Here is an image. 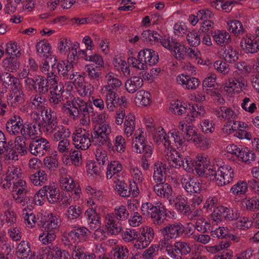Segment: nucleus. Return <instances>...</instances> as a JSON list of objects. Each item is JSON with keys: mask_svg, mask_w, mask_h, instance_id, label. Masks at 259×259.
Instances as JSON below:
<instances>
[{"mask_svg": "<svg viewBox=\"0 0 259 259\" xmlns=\"http://www.w3.org/2000/svg\"><path fill=\"white\" fill-rule=\"evenodd\" d=\"M245 81L244 78L241 77H238L235 79L230 80L229 84L228 87L235 90L236 88L242 89V88L245 85Z\"/></svg>", "mask_w": 259, "mask_h": 259, "instance_id": "44", "label": "nucleus"}, {"mask_svg": "<svg viewBox=\"0 0 259 259\" xmlns=\"http://www.w3.org/2000/svg\"><path fill=\"white\" fill-rule=\"evenodd\" d=\"M53 89L52 91H50V101L51 103H54L55 105L58 104L60 102L63 98L62 94L63 91L62 90V89H60L58 93L56 92V90H57V85L53 86L52 87H50V89L51 90Z\"/></svg>", "mask_w": 259, "mask_h": 259, "instance_id": "22", "label": "nucleus"}, {"mask_svg": "<svg viewBox=\"0 0 259 259\" xmlns=\"http://www.w3.org/2000/svg\"><path fill=\"white\" fill-rule=\"evenodd\" d=\"M46 199L45 191L43 188L37 191L34 197L35 203L38 205H42L44 203Z\"/></svg>", "mask_w": 259, "mask_h": 259, "instance_id": "48", "label": "nucleus"}, {"mask_svg": "<svg viewBox=\"0 0 259 259\" xmlns=\"http://www.w3.org/2000/svg\"><path fill=\"white\" fill-rule=\"evenodd\" d=\"M214 68L221 72L226 74L229 70V65L225 62L218 60L214 63Z\"/></svg>", "mask_w": 259, "mask_h": 259, "instance_id": "56", "label": "nucleus"}, {"mask_svg": "<svg viewBox=\"0 0 259 259\" xmlns=\"http://www.w3.org/2000/svg\"><path fill=\"white\" fill-rule=\"evenodd\" d=\"M228 49L224 51L225 56V60L230 63L236 61L238 59L237 53L235 50H233V48L229 47Z\"/></svg>", "mask_w": 259, "mask_h": 259, "instance_id": "37", "label": "nucleus"}, {"mask_svg": "<svg viewBox=\"0 0 259 259\" xmlns=\"http://www.w3.org/2000/svg\"><path fill=\"white\" fill-rule=\"evenodd\" d=\"M182 184L185 190L190 193H199L201 190L202 184L196 179L190 177L182 178Z\"/></svg>", "mask_w": 259, "mask_h": 259, "instance_id": "8", "label": "nucleus"}, {"mask_svg": "<svg viewBox=\"0 0 259 259\" xmlns=\"http://www.w3.org/2000/svg\"><path fill=\"white\" fill-rule=\"evenodd\" d=\"M115 147L117 152L121 153L125 151V142L124 139L121 136L116 137L115 142Z\"/></svg>", "mask_w": 259, "mask_h": 259, "instance_id": "53", "label": "nucleus"}, {"mask_svg": "<svg viewBox=\"0 0 259 259\" xmlns=\"http://www.w3.org/2000/svg\"><path fill=\"white\" fill-rule=\"evenodd\" d=\"M116 189L118 192V194L122 197H128L131 194V192L127 184L122 181H119L118 180V183L116 185Z\"/></svg>", "mask_w": 259, "mask_h": 259, "instance_id": "28", "label": "nucleus"}, {"mask_svg": "<svg viewBox=\"0 0 259 259\" xmlns=\"http://www.w3.org/2000/svg\"><path fill=\"white\" fill-rule=\"evenodd\" d=\"M251 42L249 43L248 45L249 47H248V53H256L259 50V41L255 38L253 39L251 38Z\"/></svg>", "mask_w": 259, "mask_h": 259, "instance_id": "64", "label": "nucleus"}, {"mask_svg": "<svg viewBox=\"0 0 259 259\" xmlns=\"http://www.w3.org/2000/svg\"><path fill=\"white\" fill-rule=\"evenodd\" d=\"M199 109V107L197 105L196 106L191 105L189 104V108H188V110L190 114L188 113V117L186 118V121L188 123L194 120V117L196 114H198V113H200L201 112L199 111H197V110Z\"/></svg>", "mask_w": 259, "mask_h": 259, "instance_id": "52", "label": "nucleus"}, {"mask_svg": "<svg viewBox=\"0 0 259 259\" xmlns=\"http://www.w3.org/2000/svg\"><path fill=\"white\" fill-rule=\"evenodd\" d=\"M154 190L161 197L168 198L172 194V189L168 183L157 184L154 186Z\"/></svg>", "mask_w": 259, "mask_h": 259, "instance_id": "15", "label": "nucleus"}, {"mask_svg": "<svg viewBox=\"0 0 259 259\" xmlns=\"http://www.w3.org/2000/svg\"><path fill=\"white\" fill-rule=\"evenodd\" d=\"M138 61L141 63L138 68L140 70L148 69V66L156 64L158 61L157 53L150 49H145L140 51L138 55Z\"/></svg>", "mask_w": 259, "mask_h": 259, "instance_id": "1", "label": "nucleus"}, {"mask_svg": "<svg viewBox=\"0 0 259 259\" xmlns=\"http://www.w3.org/2000/svg\"><path fill=\"white\" fill-rule=\"evenodd\" d=\"M44 165L49 169L55 170L58 166V160L52 156L47 157L44 160Z\"/></svg>", "mask_w": 259, "mask_h": 259, "instance_id": "45", "label": "nucleus"}, {"mask_svg": "<svg viewBox=\"0 0 259 259\" xmlns=\"http://www.w3.org/2000/svg\"><path fill=\"white\" fill-rule=\"evenodd\" d=\"M185 229L184 226L181 223H176L168 224L160 229V231L166 239H177L185 234Z\"/></svg>", "mask_w": 259, "mask_h": 259, "instance_id": "3", "label": "nucleus"}, {"mask_svg": "<svg viewBox=\"0 0 259 259\" xmlns=\"http://www.w3.org/2000/svg\"><path fill=\"white\" fill-rule=\"evenodd\" d=\"M67 213L68 218L73 220L78 218L80 216L81 210L79 207L72 205L68 208Z\"/></svg>", "mask_w": 259, "mask_h": 259, "instance_id": "49", "label": "nucleus"}, {"mask_svg": "<svg viewBox=\"0 0 259 259\" xmlns=\"http://www.w3.org/2000/svg\"><path fill=\"white\" fill-rule=\"evenodd\" d=\"M175 247L177 248L176 250H178L181 254H186L191 251L190 247L185 242H177L175 243Z\"/></svg>", "mask_w": 259, "mask_h": 259, "instance_id": "51", "label": "nucleus"}, {"mask_svg": "<svg viewBox=\"0 0 259 259\" xmlns=\"http://www.w3.org/2000/svg\"><path fill=\"white\" fill-rule=\"evenodd\" d=\"M211 35L212 36L213 39L216 41L217 44L219 45L223 46V45H228L230 42V36L229 33L226 31H222L218 30L213 32L210 31Z\"/></svg>", "mask_w": 259, "mask_h": 259, "instance_id": "14", "label": "nucleus"}, {"mask_svg": "<svg viewBox=\"0 0 259 259\" xmlns=\"http://www.w3.org/2000/svg\"><path fill=\"white\" fill-rule=\"evenodd\" d=\"M27 192V187H21L17 190V203L20 204L22 206H24L25 203H27L29 200V197L24 196Z\"/></svg>", "mask_w": 259, "mask_h": 259, "instance_id": "35", "label": "nucleus"}, {"mask_svg": "<svg viewBox=\"0 0 259 259\" xmlns=\"http://www.w3.org/2000/svg\"><path fill=\"white\" fill-rule=\"evenodd\" d=\"M115 93L113 92H109L106 95V104L107 108L110 110H113V108L114 107V99L115 98Z\"/></svg>", "mask_w": 259, "mask_h": 259, "instance_id": "63", "label": "nucleus"}, {"mask_svg": "<svg viewBox=\"0 0 259 259\" xmlns=\"http://www.w3.org/2000/svg\"><path fill=\"white\" fill-rule=\"evenodd\" d=\"M30 252V248L28 242L22 241L17 245V258H27Z\"/></svg>", "mask_w": 259, "mask_h": 259, "instance_id": "19", "label": "nucleus"}, {"mask_svg": "<svg viewBox=\"0 0 259 259\" xmlns=\"http://www.w3.org/2000/svg\"><path fill=\"white\" fill-rule=\"evenodd\" d=\"M217 176L214 179L219 186H224L229 184L234 177V172L231 167L229 165H224L218 168Z\"/></svg>", "mask_w": 259, "mask_h": 259, "instance_id": "6", "label": "nucleus"}, {"mask_svg": "<svg viewBox=\"0 0 259 259\" xmlns=\"http://www.w3.org/2000/svg\"><path fill=\"white\" fill-rule=\"evenodd\" d=\"M3 63L7 71L12 72L16 71V55H8Z\"/></svg>", "mask_w": 259, "mask_h": 259, "instance_id": "20", "label": "nucleus"}, {"mask_svg": "<svg viewBox=\"0 0 259 259\" xmlns=\"http://www.w3.org/2000/svg\"><path fill=\"white\" fill-rule=\"evenodd\" d=\"M136 73H132V77L128 79L125 83V88L128 93H134L143 84V80L141 76H136Z\"/></svg>", "mask_w": 259, "mask_h": 259, "instance_id": "10", "label": "nucleus"}, {"mask_svg": "<svg viewBox=\"0 0 259 259\" xmlns=\"http://www.w3.org/2000/svg\"><path fill=\"white\" fill-rule=\"evenodd\" d=\"M16 128V115H14L7 122L6 129L8 132L11 135L15 136Z\"/></svg>", "mask_w": 259, "mask_h": 259, "instance_id": "41", "label": "nucleus"}, {"mask_svg": "<svg viewBox=\"0 0 259 259\" xmlns=\"http://www.w3.org/2000/svg\"><path fill=\"white\" fill-rule=\"evenodd\" d=\"M187 39L189 44L193 47H196L200 43V34L196 30L189 32L187 35Z\"/></svg>", "mask_w": 259, "mask_h": 259, "instance_id": "29", "label": "nucleus"}, {"mask_svg": "<svg viewBox=\"0 0 259 259\" xmlns=\"http://www.w3.org/2000/svg\"><path fill=\"white\" fill-rule=\"evenodd\" d=\"M150 97L151 95L149 92L141 90L137 93L135 101L136 103L146 106L149 104L151 101Z\"/></svg>", "mask_w": 259, "mask_h": 259, "instance_id": "18", "label": "nucleus"}, {"mask_svg": "<svg viewBox=\"0 0 259 259\" xmlns=\"http://www.w3.org/2000/svg\"><path fill=\"white\" fill-rule=\"evenodd\" d=\"M69 153L68 157L66 158V160L69 159V157L75 165L78 166L79 164V160L81 159V153L78 150H72L71 149L69 151Z\"/></svg>", "mask_w": 259, "mask_h": 259, "instance_id": "34", "label": "nucleus"}, {"mask_svg": "<svg viewBox=\"0 0 259 259\" xmlns=\"http://www.w3.org/2000/svg\"><path fill=\"white\" fill-rule=\"evenodd\" d=\"M36 49L38 53L44 54H50L52 53L51 46L48 42L40 41L36 44Z\"/></svg>", "mask_w": 259, "mask_h": 259, "instance_id": "30", "label": "nucleus"}, {"mask_svg": "<svg viewBox=\"0 0 259 259\" xmlns=\"http://www.w3.org/2000/svg\"><path fill=\"white\" fill-rule=\"evenodd\" d=\"M6 138L4 134L0 131V153L3 151L4 149L6 151L5 160L8 161L9 163H11V161H13L15 157L16 153V137L14 139L11 140L8 142L6 146Z\"/></svg>", "mask_w": 259, "mask_h": 259, "instance_id": "2", "label": "nucleus"}, {"mask_svg": "<svg viewBox=\"0 0 259 259\" xmlns=\"http://www.w3.org/2000/svg\"><path fill=\"white\" fill-rule=\"evenodd\" d=\"M228 210V208L227 207H225L223 206H220V207L215 208L212 213V216L213 218V220L214 221H217V220H222V217H224L226 213H227V210Z\"/></svg>", "mask_w": 259, "mask_h": 259, "instance_id": "42", "label": "nucleus"}, {"mask_svg": "<svg viewBox=\"0 0 259 259\" xmlns=\"http://www.w3.org/2000/svg\"><path fill=\"white\" fill-rule=\"evenodd\" d=\"M113 214L118 220H125L127 219L128 212L127 211L125 206L122 205L118 209H115V212Z\"/></svg>", "mask_w": 259, "mask_h": 259, "instance_id": "40", "label": "nucleus"}, {"mask_svg": "<svg viewBox=\"0 0 259 259\" xmlns=\"http://www.w3.org/2000/svg\"><path fill=\"white\" fill-rule=\"evenodd\" d=\"M50 148L49 142L45 139L37 137L34 138L29 145V150L31 154L39 156L44 155L45 151H48Z\"/></svg>", "mask_w": 259, "mask_h": 259, "instance_id": "5", "label": "nucleus"}, {"mask_svg": "<svg viewBox=\"0 0 259 259\" xmlns=\"http://www.w3.org/2000/svg\"><path fill=\"white\" fill-rule=\"evenodd\" d=\"M195 162L191 160V158H184V163L182 167L188 172L195 169Z\"/></svg>", "mask_w": 259, "mask_h": 259, "instance_id": "62", "label": "nucleus"}, {"mask_svg": "<svg viewBox=\"0 0 259 259\" xmlns=\"http://www.w3.org/2000/svg\"><path fill=\"white\" fill-rule=\"evenodd\" d=\"M179 83L186 84L188 89L194 90L199 85L200 81L195 77H191L189 75H185L182 74L177 79Z\"/></svg>", "mask_w": 259, "mask_h": 259, "instance_id": "13", "label": "nucleus"}, {"mask_svg": "<svg viewBox=\"0 0 259 259\" xmlns=\"http://www.w3.org/2000/svg\"><path fill=\"white\" fill-rule=\"evenodd\" d=\"M48 221H47V225L45 226V230L46 231H53V230L56 229L58 226V220L57 218L53 216L52 213H51Z\"/></svg>", "mask_w": 259, "mask_h": 259, "instance_id": "36", "label": "nucleus"}, {"mask_svg": "<svg viewBox=\"0 0 259 259\" xmlns=\"http://www.w3.org/2000/svg\"><path fill=\"white\" fill-rule=\"evenodd\" d=\"M145 144L144 143V137L140 134L138 137L135 138V141L133 143L132 146L136 149L137 153H141L142 149H144Z\"/></svg>", "mask_w": 259, "mask_h": 259, "instance_id": "33", "label": "nucleus"}, {"mask_svg": "<svg viewBox=\"0 0 259 259\" xmlns=\"http://www.w3.org/2000/svg\"><path fill=\"white\" fill-rule=\"evenodd\" d=\"M107 169L108 175L112 174L115 175L121 170L122 166L118 161H111L110 163L108 165Z\"/></svg>", "mask_w": 259, "mask_h": 259, "instance_id": "47", "label": "nucleus"}, {"mask_svg": "<svg viewBox=\"0 0 259 259\" xmlns=\"http://www.w3.org/2000/svg\"><path fill=\"white\" fill-rule=\"evenodd\" d=\"M74 136L72 137V140L74 142V145L78 149L80 148L85 150L88 149L91 146V139L90 138V133L89 131L85 130H83L79 128L76 130Z\"/></svg>", "mask_w": 259, "mask_h": 259, "instance_id": "4", "label": "nucleus"}, {"mask_svg": "<svg viewBox=\"0 0 259 259\" xmlns=\"http://www.w3.org/2000/svg\"><path fill=\"white\" fill-rule=\"evenodd\" d=\"M16 167L14 165H12V167L10 166L7 170L6 174V177L5 179V183H4L3 186L6 188H8L9 190L13 192L12 194L14 199L15 198V194L14 192L16 191V178H15L16 176Z\"/></svg>", "mask_w": 259, "mask_h": 259, "instance_id": "7", "label": "nucleus"}, {"mask_svg": "<svg viewBox=\"0 0 259 259\" xmlns=\"http://www.w3.org/2000/svg\"><path fill=\"white\" fill-rule=\"evenodd\" d=\"M25 211H27L26 208L23 209V215H24L25 221L27 222L28 225L32 228L35 224V217L33 213H24Z\"/></svg>", "mask_w": 259, "mask_h": 259, "instance_id": "57", "label": "nucleus"}, {"mask_svg": "<svg viewBox=\"0 0 259 259\" xmlns=\"http://www.w3.org/2000/svg\"><path fill=\"white\" fill-rule=\"evenodd\" d=\"M61 64H62V68L59 71V75L66 77L68 75V73L73 69V64L69 63V64L65 65L64 62L62 61Z\"/></svg>", "mask_w": 259, "mask_h": 259, "instance_id": "59", "label": "nucleus"}, {"mask_svg": "<svg viewBox=\"0 0 259 259\" xmlns=\"http://www.w3.org/2000/svg\"><path fill=\"white\" fill-rule=\"evenodd\" d=\"M141 236L143 237L145 240H147V241L151 242L154 237L153 230L151 228H148L147 227H146V228H143V230L141 232Z\"/></svg>", "mask_w": 259, "mask_h": 259, "instance_id": "58", "label": "nucleus"}, {"mask_svg": "<svg viewBox=\"0 0 259 259\" xmlns=\"http://www.w3.org/2000/svg\"><path fill=\"white\" fill-rule=\"evenodd\" d=\"M198 174L200 176H204L210 181H213L217 177L218 169L216 170L215 167L213 166H210L209 168L204 167L199 171V174Z\"/></svg>", "mask_w": 259, "mask_h": 259, "instance_id": "21", "label": "nucleus"}, {"mask_svg": "<svg viewBox=\"0 0 259 259\" xmlns=\"http://www.w3.org/2000/svg\"><path fill=\"white\" fill-rule=\"evenodd\" d=\"M150 214L154 223L157 224H161L166 218L165 209L163 207L153 205Z\"/></svg>", "mask_w": 259, "mask_h": 259, "instance_id": "12", "label": "nucleus"}, {"mask_svg": "<svg viewBox=\"0 0 259 259\" xmlns=\"http://www.w3.org/2000/svg\"><path fill=\"white\" fill-rule=\"evenodd\" d=\"M162 163L157 161L154 164V172L153 175V179L156 182L159 183L158 184H163L165 181V177L164 176L163 172L165 173L164 170L166 168L162 165Z\"/></svg>", "mask_w": 259, "mask_h": 259, "instance_id": "16", "label": "nucleus"}, {"mask_svg": "<svg viewBox=\"0 0 259 259\" xmlns=\"http://www.w3.org/2000/svg\"><path fill=\"white\" fill-rule=\"evenodd\" d=\"M142 35L143 40L146 42L157 41L159 39V36H160V35L157 32L151 30L144 31Z\"/></svg>", "mask_w": 259, "mask_h": 259, "instance_id": "26", "label": "nucleus"}, {"mask_svg": "<svg viewBox=\"0 0 259 259\" xmlns=\"http://www.w3.org/2000/svg\"><path fill=\"white\" fill-rule=\"evenodd\" d=\"M45 115L47 121L42 118V120H41L42 125L44 127L48 125L51 128H53L54 126L56 127L57 121L55 113L52 111L51 109H49V111L47 109L45 111Z\"/></svg>", "mask_w": 259, "mask_h": 259, "instance_id": "17", "label": "nucleus"}, {"mask_svg": "<svg viewBox=\"0 0 259 259\" xmlns=\"http://www.w3.org/2000/svg\"><path fill=\"white\" fill-rule=\"evenodd\" d=\"M247 209L250 211H257L259 210V199L256 198H252L249 199H244Z\"/></svg>", "mask_w": 259, "mask_h": 259, "instance_id": "31", "label": "nucleus"}, {"mask_svg": "<svg viewBox=\"0 0 259 259\" xmlns=\"http://www.w3.org/2000/svg\"><path fill=\"white\" fill-rule=\"evenodd\" d=\"M173 51L175 52V55H176V57L177 59H179L180 60L183 57H182V55L183 54V52L184 51H187L186 50V48L185 46L183 45H180L179 43L175 42L173 44Z\"/></svg>", "mask_w": 259, "mask_h": 259, "instance_id": "55", "label": "nucleus"}, {"mask_svg": "<svg viewBox=\"0 0 259 259\" xmlns=\"http://www.w3.org/2000/svg\"><path fill=\"white\" fill-rule=\"evenodd\" d=\"M26 138L21 136H17V151L21 155H24L27 153L26 147L25 146V140Z\"/></svg>", "mask_w": 259, "mask_h": 259, "instance_id": "50", "label": "nucleus"}, {"mask_svg": "<svg viewBox=\"0 0 259 259\" xmlns=\"http://www.w3.org/2000/svg\"><path fill=\"white\" fill-rule=\"evenodd\" d=\"M214 233L219 238H224L226 239H228V237L229 234V230L227 228H225L224 227H221L216 229Z\"/></svg>", "mask_w": 259, "mask_h": 259, "instance_id": "61", "label": "nucleus"}, {"mask_svg": "<svg viewBox=\"0 0 259 259\" xmlns=\"http://www.w3.org/2000/svg\"><path fill=\"white\" fill-rule=\"evenodd\" d=\"M86 71L91 79H98L101 75V71L99 67L93 65L85 66Z\"/></svg>", "mask_w": 259, "mask_h": 259, "instance_id": "27", "label": "nucleus"}, {"mask_svg": "<svg viewBox=\"0 0 259 259\" xmlns=\"http://www.w3.org/2000/svg\"><path fill=\"white\" fill-rule=\"evenodd\" d=\"M88 231V230L85 227L77 228L69 233L68 236L76 240V238H78L81 236H85Z\"/></svg>", "mask_w": 259, "mask_h": 259, "instance_id": "38", "label": "nucleus"}, {"mask_svg": "<svg viewBox=\"0 0 259 259\" xmlns=\"http://www.w3.org/2000/svg\"><path fill=\"white\" fill-rule=\"evenodd\" d=\"M6 75L7 77L5 79L4 82L6 83L8 86L10 85L13 87L12 88V93L10 96V97L11 98V99L14 98V101L15 102L16 101V96H15L16 91L15 92L14 91L16 89V78L11 73L8 72L6 73Z\"/></svg>", "mask_w": 259, "mask_h": 259, "instance_id": "23", "label": "nucleus"}, {"mask_svg": "<svg viewBox=\"0 0 259 259\" xmlns=\"http://www.w3.org/2000/svg\"><path fill=\"white\" fill-rule=\"evenodd\" d=\"M248 185L245 181H239L234 185L231 189L232 192L235 195L244 194L247 190Z\"/></svg>", "mask_w": 259, "mask_h": 259, "instance_id": "24", "label": "nucleus"}, {"mask_svg": "<svg viewBox=\"0 0 259 259\" xmlns=\"http://www.w3.org/2000/svg\"><path fill=\"white\" fill-rule=\"evenodd\" d=\"M116 250L113 254L115 259H127L128 250L126 248L121 246L116 248Z\"/></svg>", "mask_w": 259, "mask_h": 259, "instance_id": "43", "label": "nucleus"}, {"mask_svg": "<svg viewBox=\"0 0 259 259\" xmlns=\"http://www.w3.org/2000/svg\"><path fill=\"white\" fill-rule=\"evenodd\" d=\"M48 201L51 204L57 202L60 198L59 190L55 185H46L43 187Z\"/></svg>", "mask_w": 259, "mask_h": 259, "instance_id": "11", "label": "nucleus"}, {"mask_svg": "<svg viewBox=\"0 0 259 259\" xmlns=\"http://www.w3.org/2000/svg\"><path fill=\"white\" fill-rule=\"evenodd\" d=\"M229 30L235 34L243 32L241 23L238 20H233L228 23Z\"/></svg>", "mask_w": 259, "mask_h": 259, "instance_id": "32", "label": "nucleus"}, {"mask_svg": "<svg viewBox=\"0 0 259 259\" xmlns=\"http://www.w3.org/2000/svg\"><path fill=\"white\" fill-rule=\"evenodd\" d=\"M92 142L95 145H105L108 140V137L106 135H101L99 131H95L91 134Z\"/></svg>", "mask_w": 259, "mask_h": 259, "instance_id": "25", "label": "nucleus"}, {"mask_svg": "<svg viewBox=\"0 0 259 259\" xmlns=\"http://www.w3.org/2000/svg\"><path fill=\"white\" fill-rule=\"evenodd\" d=\"M196 161L195 163V170L197 174H199V171L204 167V163H206V157L202 155H198L196 157Z\"/></svg>", "mask_w": 259, "mask_h": 259, "instance_id": "46", "label": "nucleus"}, {"mask_svg": "<svg viewBox=\"0 0 259 259\" xmlns=\"http://www.w3.org/2000/svg\"><path fill=\"white\" fill-rule=\"evenodd\" d=\"M38 78L39 79L37 78L35 80L30 78H28L27 80H29V83L32 84L37 93H38L39 95H45L48 92V80L40 75L38 76ZM26 82H28L27 81Z\"/></svg>", "mask_w": 259, "mask_h": 259, "instance_id": "9", "label": "nucleus"}, {"mask_svg": "<svg viewBox=\"0 0 259 259\" xmlns=\"http://www.w3.org/2000/svg\"><path fill=\"white\" fill-rule=\"evenodd\" d=\"M70 133L68 129H65L62 127L61 129L59 130L57 133L54 134V138L56 141L64 139L70 136Z\"/></svg>", "mask_w": 259, "mask_h": 259, "instance_id": "60", "label": "nucleus"}, {"mask_svg": "<svg viewBox=\"0 0 259 259\" xmlns=\"http://www.w3.org/2000/svg\"><path fill=\"white\" fill-rule=\"evenodd\" d=\"M242 108L246 111L252 113L256 108V104L254 103H251L249 98H245L241 104Z\"/></svg>", "mask_w": 259, "mask_h": 259, "instance_id": "39", "label": "nucleus"}, {"mask_svg": "<svg viewBox=\"0 0 259 259\" xmlns=\"http://www.w3.org/2000/svg\"><path fill=\"white\" fill-rule=\"evenodd\" d=\"M159 128L161 129V131L162 133L161 134H159L157 136H156V135L154 136V141L157 144H159V141L162 142L163 140H164L165 141V143H164L165 146V147L167 146L168 148L169 146H170V143L168 140V138H167L166 137V134L165 132H164V129L161 127H160Z\"/></svg>", "mask_w": 259, "mask_h": 259, "instance_id": "54", "label": "nucleus"}]
</instances>
